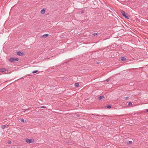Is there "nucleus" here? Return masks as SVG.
Listing matches in <instances>:
<instances>
[{"label":"nucleus","instance_id":"nucleus-1","mask_svg":"<svg viewBox=\"0 0 148 148\" xmlns=\"http://www.w3.org/2000/svg\"><path fill=\"white\" fill-rule=\"evenodd\" d=\"M133 57H132V58L133 59H128V58H127V59H126V58L124 57H121V60L122 61H124L125 60H126L129 61V60H137L136 58L135 57L136 56H133Z\"/></svg>","mask_w":148,"mask_h":148},{"label":"nucleus","instance_id":"nucleus-20","mask_svg":"<svg viewBox=\"0 0 148 148\" xmlns=\"http://www.w3.org/2000/svg\"><path fill=\"white\" fill-rule=\"evenodd\" d=\"M146 111H147V112H148V109H147V110H146Z\"/></svg>","mask_w":148,"mask_h":148},{"label":"nucleus","instance_id":"nucleus-14","mask_svg":"<svg viewBox=\"0 0 148 148\" xmlns=\"http://www.w3.org/2000/svg\"><path fill=\"white\" fill-rule=\"evenodd\" d=\"M97 35V33H95L94 34H92V35H93L94 36H96Z\"/></svg>","mask_w":148,"mask_h":148},{"label":"nucleus","instance_id":"nucleus-4","mask_svg":"<svg viewBox=\"0 0 148 148\" xmlns=\"http://www.w3.org/2000/svg\"><path fill=\"white\" fill-rule=\"evenodd\" d=\"M18 59L17 58H11L10 60L9 61L10 62H15V61H18Z\"/></svg>","mask_w":148,"mask_h":148},{"label":"nucleus","instance_id":"nucleus-2","mask_svg":"<svg viewBox=\"0 0 148 148\" xmlns=\"http://www.w3.org/2000/svg\"><path fill=\"white\" fill-rule=\"evenodd\" d=\"M26 142L27 143H34V140L33 139H27L26 140Z\"/></svg>","mask_w":148,"mask_h":148},{"label":"nucleus","instance_id":"nucleus-11","mask_svg":"<svg viewBox=\"0 0 148 148\" xmlns=\"http://www.w3.org/2000/svg\"><path fill=\"white\" fill-rule=\"evenodd\" d=\"M75 86L76 87H78L79 86V84L78 83H76L75 84Z\"/></svg>","mask_w":148,"mask_h":148},{"label":"nucleus","instance_id":"nucleus-3","mask_svg":"<svg viewBox=\"0 0 148 148\" xmlns=\"http://www.w3.org/2000/svg\"><path fill=\"white\" fill-rule=\"evenodd\" d=\"M18 56H23L25 55L23 51H18L15 53Z\"/></svg>","mask_w":148,"mask_h":148},{"label":"nucleus","instance_id":"nucleus-10","mask_svg":"<svg viewBox=\"0 0 148 148\" xmlns=\"http://www.w3.org/2000/svg\"><path fill=\"white\" fill-rule=\"evenodd\" d=\"M49 36V34H46L42 36L44 37V38H45L46 37H47L48 36Z\"/></svg>","mask_w":148,"mask_h":148},{"label":"nucleus","instance_id":"nucleus-9","mask_svg":"<svg viewBox=\"0 0 148 148\" xmlns=\"http://www.w3.org/2000/svg\"><path fill=\"white\" fill-rule=\"evenodd\" d=\"M98 98H99V99L101 100V99H103L104 98V97L103 96H100L98 97Z\"/></svg>","mask_w":148,"mask_h":148},{"label":"nucleus","instance_id":"nucleus-15","mask_svg":"<svg viewBox=\"0 0 148 148\" xmlns=\"http://www.w3.org/2000/svg\"><path fill=\"white\" fill-rule=\"evenodd\" d=\"M38 71H34L32 72V73H37V72Z\"/></svg>","mask_w":148,"mask_h":148},{"label":"nucleus","instance_id":"nucleus-5","mask_svg":"<svg viewBox=\"0 0 148 148\" xmlns=\"http://www.w3.org/2000/svg\"><path fill=\"white\" fill-rule=\"evenodd\" d=\"M121 13L123 15V16L125 17V18H126L128 19H129L128 17L126 15L125 12L123 10H121Z\"/></svg>","mask_w":148,"mask_h":148},{"label":"nucleus","instance_id":"nucleus-13","mask_svg":"<svg viewBox=\"0 0 148 148\" xmlns=\"http://www.w3.org/2000/svg\"><path fill=\"white\" fill-rule=\"evenodd\" d=\"M106 107L108 108H111V106L110 105L107 106Z\"/></svg>","mask_w":148,"mask_h":148},{"label":"nucleus","instance_id":"nucleus-18","mask_svg":"<svg viewBox=\"0 0 148 148\" xmlns=\"http://www.w3.org/2000/svg\"><path fill=\"white\" fill-rule=\"evenodd\" d=\"M129 98V97H126V98H125V99H128Z\"/></svg>","mask_w":148,"mask_h":148},{"label":"nucleus","instance_id":"nucleus-12","mask_svg":"<svg viewBox=\"0 0 148 148\" xmlns=\"http://www.w3.org/2000/svg\"><path fill=\"white\" fill-rule=\"evenodd\" d=\"M21 122H25V120L24 119H20Z\"/></svg>","mask_w":148,"mask_h":148},{"label":"nucleus","instance_id":"nucleus-8","mask_svg":"<svg viewBox=\"0 0 148 148\" xmlns=\"http://www.w3.org/2000/svg\"><path fill=\"white\" fill-rule=\"evenodd\" d=\"M45 12V10L44 9H42L41 11V13L42 14H44Z\"/></svg>","mask_w":148,"mask_h":148},{"label":"nucleus","instance_id":"nucleus-7","mask_svg":"<svg viewBox=\"0 0 148 148\" xmlns=\"http://www.w3.org/2000/svg\"><path fill=\"white\" fill-rule=\"evenodd\" d=\"M8 126V125H3L1 126V128L3 129H4L5 128H7Z\"/></svg>","mask_w":148,"mask_h":148},{"label":"nucleus","instance_id":"nucleus-17","mask_svg":"<svg viewBox=\"0 0 148 148\" xmlns=\"http://www.w3.org/2000/svg\"><path fill=\"white\" fill-rule=\"evenodd\" d=\"M41 108H46V107L45 106H42L40 107Z\"/></svg>","mask_w":148,"mask_h":148},{"label":"nucleus","instance_id":"nucleus-19","mask_svg":"<svg viewBox=\"0 0 148 148\" xmlns=\"http://www.w3.org/2000/svg\"><path fill=\"white\" fill-rule=\"evenodd\" d=\"M84 11H82V12H82V13H84Z\"/></svg>","mask_w":148,"mask_h":148},{"label":"nucleus","instance_id":"nucleus-16","mask_svg":"<svg viewBox=\"0 0 148 148\" xmlns=\"http://www.w3.org/2000/svg\"><path fill=\"white\" fill-rule=\"evenodd\" d=\"M128 105L130 106L132 105V103L131 102H129L128 103Z\"/></svg>","mask_w":148,"mask_h":148},{"label":"nucleus","instance_id":"nucleus-6","mask_svg":"<svg viewBox=\"0 0 148 148\" xmlns=\"http://www.w3.org/2000/svg\"><path fill=\"white\" fill-rule=\"evenodd\" d=\"M6 71V69L5 68H1L0 69V71L2 72H5V71Z\"/></svg>","mask_w":148,"mask_h":148}]
</instances>
